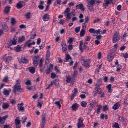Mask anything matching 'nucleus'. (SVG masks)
<instances>
[{
  "mask_svg": "<svg viewBox=\"0 0 128 128\" xmlns=\"http://www.w3.org/2000/svg\"><path fill=\"white\" fill-rule=\"evenodd\" d=\"M8 117V115H6L3 117H0V122L2 124H3L6 119Z\"/></svg>",
  "mask_w": 128,
  "mask_h": 128,
  "instance_id": "ddd939ff",
  "label": "nucleus"
},
{
  "mask_svg": "<svg viewBox=\"0 0 128 128\" xmlns=\"http://www.w3.org/2000/svg\"><path fill=\"white\" fill-rule=\"evenodd\" d=\"M85 20L86 22L88 23L89 20V17L88 16H86Z\"/></svg>",
  "mask_w": 128,
  "mask_h": 128,
  "instance_id": "13d9d810",
  "label": "nucleus"
},
{
  "mask_svg": "<svg viewBox=\"0 0 128 128\" xmlns=\"http://www.w3.org/2000/svg\"><path fill=\"white\" fill-rule=\"evenodd\" d=\"M46 114H44L42 118V123L41 124L42 126H45L46 124Z\"/></svg>",
  "mask_w": 128,
  "mask_h": 128,
  "instance_id": "f8f14e48",
  "label": "nucleus"
},
{
  "mask_svg": "<svg viewBox=\"0 0 128 128\" xmlns=\"http://www.w3.org/2000/svg\"><path fill=\"white\" fill-rule=\"evenodd\" d=\"M38 7L41 10H43L44 8V6L42 5H40L38 6Z\"/></svg>",
  "mask_w": 128,
  "mask_h": 128,
  "instance_id": "4d7b16f0",
  "label": "nucleus"
},
{
  "mask_svg": "<svg viewBox=\"0 0 128 128\" xmlns=\"http://www.w3.org/2000/svg\"><path fill=\"white\" fill-rule=\"evenodd\" d=\"M98 87H97L96 88V91L98 94H101V92L100 90L101 89L100 88H98Z\"/></svg>",
  "mask_w": 128,
  "mask_h": 128,
  "instance_id": "864d4df0",
  "label": "nucleus"
},
{
  "mask_svg": "<svg viewBox=\"0 0 128 128\" xmlns=\"http://www.w3.org/2000/svg\"><path fill=\"white\" fill-rule=\"evenodd\" d=\"M31 13L30 12H28V13L25 15L26 18L27 19H30L31 18Z\"/></svg>",
  "mask_w": 128,
  "mask_h": 128,
  "instance_id": "473e14b6",
  "label": "nucleus"
},
{
  "mask_svg": "<svg viewBox=\"0 0 128 128\" xmlns=\"http://www.w3.org/2000/svg\"><path fill=\"white\" fill-rule=\"evenodd\" d=\"M50 56V51L49 50H48L46 52V60L45 61L46 63V64H48L49 62Z\"/></svg>",
  "mask_w": 128,
  "mask_h": 128,
  "instance_id": "1a4fd4ad",
  "label": "nucleus"
},
{
  "mask_svg": "<svg viewBox=\"0 0 128 128\" xmlns=\"http://www.w3.org/2000/svg\"><path fill=\"white\" fill-rule=\"evenodd\" d=\"M114 57V56L112 55H108V61L110 62H111L113 59Z\"/></svg>",
  "mask_w": 128,
  "mask_h": 128,
  "instance_id": "5701e85b",
  "label": "nucleus"
},
{
  "mask_svg": "<svg viewBox=\"0 0 128 128\" xmlns=\"http://www.w3.org/2000/svg\"><path fill=\"white\" fill-rule=\"evenodd\" d=\"M80 26L76 28L75 30V31L76 33H78L80 31Z\"/></svg>",
  "mask_w": 128,
  "mask_h": 128,
  "instance_id": "79ce46f5",
  "label": "nucleus"
},
{
  "mask_svg": "<svg viewBox=\"0 0 128 128\" xmlns=\"http://www.w3.org/2000/svg\"><path fill=\"white\" fill-rule=\"evenodd\" d=\"M16 84L14 87V92L16 94V92H23V90L21 88V85L20 84V80L19 79L16 81Z\"/></svg>",
  "mask_w": 128,
  "mask_h": 128,
  "instance_id": "f257e3e1",
  "label": "nucleus"
},
{
  "mask_svg": "<svg viewBox=\"0 0 128 128\" xmlns=\"http://www.w3.org/2000/svg\"><path fill=\"white\" fill-rule=\"evenodd\" d=\"M123 56L125 58H128V54L125 53L123 55Z\"/></svg>",
  "mask_w": 128,
  "mask_h": 128,
  "instance_id": "774afa93",
  "label": "nucleus"
},
{
  "mask_svg": "<svg viewBox=\"0 0 128 128\" xmlns=\"http://www.w3.org/2000/svg\"><path fill=\"white\" fill-rule=\"evenodd\" d=\"M83 121L81 118H79L78 119V128H84L85 126V125L83 123Z\"/></svg>",
  "mask_w": 128,
  "mask_h": 128,
  "instance_id": "423d86ee",
  "label": "nucleus"
},
{
  "mask_svg": "<svg viewBox=\"0 0 128 128\" xmlns=\"http://www.w3.org/2000/svg\"><path fill=\"white\" fill-rule=\"evenodd\" d=\"M91 37L90 36H87L86 39L85 40L86 41H90L91 39Z\"/></svg>",
  "mask_w": 128,
  "mask_h": 128,
  "instance_id": "338daca9",
  "label": "nucleus"
},
{
  "mask_svg": "<svg viewBox=\"0 0 128 128\" xmlns=\"http://www.w3.org/2000/svg\"><path fill=\"white\" fill-rule=\"evenodd\" d=\"M54 81V84H55V86L57 88L59 87V83L58 80H56Z\"/></svg>",
  "mask_w": 128,
  "mask_h": 128,
  "instance_id": "cd10ccee",
  "label": "nucleus"
},
{
  "mask_svg": "<svg viewBox=\"0 0 128 128\" xmlns=\"http://www.w3.org/2000/svg\"><path fill=\"white\" fill-rule=\"evenodd\" d=\"M114 124H113L112 126V128H120L119 127V125L118 124V123L115 122L114 123Z\"/></svg>",
  "mask_w": 128,
  "mask_h": 128,
  "instance_id": "393cba45",
  "label": "nucleus"
},
{
  "mask_svg": "<svg viewBox=\"0 0 128 128\" xmlns=\"http://www.w3.org/2000/svg\"><path fill=\"white\" fill-rule=\"evenodd\" d=\"M81 104L83 107H85L87 105V102H82L81 103Z\"/></svg>",
  "mask_w": 128,
  "mask_h": 128,
  "instance_id": "4c0bfd02",
  "label": "nucleus"
},
{
  "mask_svg": "<svg viewBox=\"0 0 128 128\" xmlns=\"http://www.w3.org/2000/svg\"><path fill=\"white\" fill-rule=\"evenodd\" d=\"M26 81L24 82H25V84L27 85H30L31 84V82L30 80H29L28 78H27L26 80Z\"/></svg>",
  "mask_w": 128,
  "mask_h": 128,
  "instance_id": "b1692460",
  "label": "nucleus"
},
{
  "mask_svg": "<svg viewBox=\"0 0 128 128\" xmlns=\"http://www.w3.org/2000/svg\"><path fill=\"white\" fill-rule=\"evenodd\" d=\"M2 28L4 31L6 32L8 30V27L6 24H3L2 25Z\"/></svg>",
  "mask_w": 128,
  "mask_h": 128,
  "instance_id": "bb28decb",
  "label": "nucleus"
},
{
  "mask_svg": "<svg viewBox=\"0 0 128 128\" xmlns=\"http://www.w3.org/2000/svg\"><path fill=\"white\" fill-rule=\"evenodd\" d=\"M83 44V42L82 40L80 42V45L79 48L81 52H83V49L82 48V46Z\"/></svg>",
  "mask_w": 128,
  "mask_h": 128,
  "instance_id": "412c9836",
  "label": "nucleus"
},
{
  "mask_svg": "<svg viewBox=\"0 0 128 128\" xmlns=\"http://www.w3.org/2000/svg\"><path fill=\"white\" fill-rule=\"evenodd\" d=\"M70 9L69 8H68L66 10L64 13V16H66L67 18L70 20L71 18L70 16Z\"/></svg>",
  "mask_w": 128,
  "mask_h": 128,
  "instance_id": "39448f33",
  "label": "nucleus"
},
{
  "mask_svg": "<svg viewBox=\"0 0 128 128\" xmlns=\"http://www.w3.org/2000/svg\"><path fill=\"white\" fill-rule=\"evenodd\" d=\"M25 2L24 1H20L18 2L16 6L18 8L20 9L25 5Z\"/></svg>",
  "mask_w": 128,
  "mask_h": 128,
  "instance_id": "6e6552de",
  "label": "nucleus"
},
{
  "mask_svg": "<svg viewBox=\"0 0 128 128\" xmlns=\"http://www.w3.org/2000/svg\"><path fill=\"white\" fill-rule=\"evenodd\" d=\"M10 7L8 6H6L4 10V13L6 14H8L10 11Z\"/></svg>",
  "mask_w": 128,
  "mask_h": 128,
  "instance_id": "a211bd4d",
  "label": "nucleus"
},
{
  "mask_svg": "<svg viewBox=\"0 0 128 128\" xmlns=\"http://www.w3.org/2000/svg\"><path fill=\"white\" fill-rule=\"evenodd\" d=\"M55 104L58 106L59 109H60L61 106L60 103V102H55Z\"/></svg>",
  "mask_w": 128,
  "mask_h": 128,
  "instance_id": "ea45409f",
  "label": "nucleus"
},
{
  "mask_svg": "<svg viewBox=\"0 0 128 128\" xmlns=\"http://www.w3.org/2000/svg\"><path fill=\"white\" fill-rule=\"evenodd\" d=\"M22 47L20 45H18L17 47L16 48V51L17 52H19L20 51V50Z\"/></svg>",
  "mask_w": 128,
  "mask_h": 128,
  "instance_id": "58836bf2",
  "label": "nucleus"
},
{
  "mask_svg": "<svg viewBox=\"0 0 128 128\" xmlns=\"http://www.w3.org/2000/svg\"><path fill=\"white\" fill-rule=\"evenodd\" d=\"M91 61L90 59H87L85 60L83 62H82V65L86 66V67H89L90 65L89 64L90 62Z\"/></svg>",
  "mask_w": 128,
  "mask_h": 128,
  "instance_id": "0eeeda50",
  "label": "nucleus"
},
{
  "mask_svg": "<svg viewBox=\"0 0 128 128\" xmlns=\"http://www.w3.org/2000/svg\"><path fill=\"white\" fill-rule=\"evenodd\" d=\"M71 58L69 54H67L66 55V60L67 61L70 59H71Z\"/></svg>",
  "mask_w": 128,
  "mask_h": 128,
  "instance_id": "a18cd8bd",
  "label": "nucleus"
},
{
  "mask_svg": "<svg viewBox=\"0 0 128 128\" xmlns=\"http://www.w3.org/2000/svg\"><path fill=\"white\" fill-rule=\"evenodd\" d=\"M43 18L44 21H48L50 18V16L48 14H45L43 17Z\"/></svg>",
  "mask_w": 128,
  "mask_h": 128,
  "instance_id": "2eb2a0df",
  "label": "nucleus"
},
{
  "mask_svg": "<svg viewBox=\"0 0 128 128\" xmlns=\"http://www.w3.org/2000/svg\"><path fill=\"white\" fill-rule=\"evenodd\" d=\"M25 40V38L24 36H22L21 38H20L18 40V42L20 43L24 41Z\"/></svg>",
  "mask_w": 128,
  "mask_h": 128,
  "instance_id": "7c9ffc66",
  "label": "nucleus"
},
{
  "mask_svg": "<svg viewBox=\"0 0 128 128\" xmlns=\"http://www.w3.org/2000/svg\"><path fill=\"white\" fill-rule=\"evenodd\" d=\"M120 36L119 35V33L117 32H116L114 35L113 39V42L114 43H116L119 41L120 39Z\"/></svg>",
  "mask_w": 128,
  "mask_h": 128,
  "instance_id": "20e7f679",
  "label": "nucleus"
},
{
  "mask_svg": "<svg viewBox=\"0 0 128 128\" xmlns=\"http://www.w3.org/2000/svg\"><path fill=\"white\" fill-rule=\"evenodd\" d=\"M31 41V40H30L26 42L25 44L24 47H26L28 46L29 48H30L31 45V43H30Z\"/></svg>",
  "mask_w": 128,
  "mask_h": 128,
  "instance_id": "f3484780",
  "label": "nucleus"
},
{
  "mask_svg": "<svg viewBox=\"0 0 128 128\" xmlns=\"http://www.w3.org/2000/svg\"><path fill=\"white\" fill-rule=\"evenodd\" d=\"M19 62L20 63L26 64L28 62V60L26 59L25 57H22L21 58V60L19 61Z\"/></svg>",
  "mask_w": 128,
  "mask_h": 128,
  "instance_id": "9d476101",
  "label": "nucleus"
},
{
  "mask_svg": "<svg viewBox=\"0 0 128 128\" xmlns=\"http://www.w3.org/2000/svg\"><path fill=\"white\" fill-rule=\"evenodd\" d=\"M94 107V106L90 105L89 108L88 110L89 112H91L93 109V108Z\"/></svg>",
  "mask_w": 128,
  "mask_h": 128,
  "instance_id": "09e8293b",
  "label": "nucleus"
},
{
  "mask_svg": "<svg viewBox=\"0 0 128 128\" xmlns=\"http://www.w3.org/2000/svg\"><path fill=\"white\" fill-rule=\"evenodd\" d=\"M11 23L12 25H14L16 23V21L15 19L14 18H12L11 19Z\"/></svg>",
  "mask_w": 128,
  "mask_h": 128,
  "instance_id": "a19ab883",
  "label": "nucleus"
},
{
  "mask_svg": "<svg viewBox=\"0 0 128 128\" xmlns=\"http://www.w3.org/2000/svg\"><path fill=\"white\" fill-rule=\"evenodd\" d=\"M102 106H100L98 108L97 111V112L98 114L100 112V110L102 109Z\"/></svg>",
  "mask_w": 128,
  "mask_h": 128,
  "instance_id": "3c124183",
  "label": "nucleus"
},
{
  "mask_svg": "<svg viewBox=\"0 0 128 128\" xmlns=\"http://www.w3.org/2000/svg\"><path fill=\"white\" fill-rule=\"evenodd\" d=\"M112 85L111 84H109L107 86V88H108L109 89L108 92H110L111 90V88Z\"/></svg>",
  "mask_w": 128,
  "mask_h": 128,
  "instance_id": "e2e57ef3",
  "label": "nucleus"
},
{
  "mask_svg": "<svg viewBox=\"0 0 128 128\" xmlns=\"http://www.w3.org/2000/svg\"><path fill=\"white\" fill-rule=\"evenodd\" d=\"M72 12L71 14L72 15L74 16H75L76 15V13L75 12V10L74 9H72Z\"/></svg>",
  "mask_w": 128,
  "mask_h": 128,
  "instance_id": "603ef678",
  "label": "nucleus"
},
{
  "mask_svg": "<svg viewBox=\"0 0 128 128\" xmlns=\"http://www.w3.org/2000/svg\"><path fill=\"white\" fill-rule=\"evenodd\" d=\"M78 74V72L76 70H75L74 72V74L72 76V78L74 79L76 77L77 75Z\"/></svg>",
  "mask_w": 128,
  "mask_h": 128,
  "instance_id": "f704fd0d",
  "label": "nucleus"
},
{
  "mask_svg": "<svg viewBox=\"0 0 128 128\" xmlns=\"http://www.w3.org/2000/svg\"><path fill=\"white\" fill-rule=\"evenodd\" d=\"M8 78L7 77H5L3 80V81L4 82H8Z\"/></svg>",
  "mask_w": 128,
  "mask_h": 128,
  "instance_id": "de8ad7c7",
  "label": "nucleus"
},
{
  "mask_svg": "<svg viewBox=\"0 0 128 128\" xmlns=\"http://www.w3.org/2000/svg\"><path fill=\"white\" fill-rule=\"evenodd\" d=\"M89 32L91 33H95V30L93 28H90L89 30Z\"/></svg>",
  "mask_w": 128,
  "mask_h": 128,
  "instance_id": "c03bdc74",
  "label": "nucleus"
},
{
  "mask_svg": "<svg viewBox=\"0 0 128 128\" xmlns=\"http://www.w3.org/2000/svg\"><path fill=\"white\" fill-rule=\"evenodd\" d=\"M78 104L75 103L73 104L72 107V110L75 111L78 109Z\"/></svg>",
  "mask_w": 128,
  "mask_h": 128,
  "instance_id": "4468645a",
  "label": "nucleus"
},
{
  "mask_svg": "<svg viewBox=\"0 0 128 128\" xmlns=\"http://www.w3.org/2000/svg\"><path fill=\"white\" fill-rule=\"evenodd\" d=\"M36 34L35 33H34V34H32L31 36V38L32 39H33L35 38L36 36Z\"/></svg>",
  "mask_w": 128,
  "mask_h": 128,
  "instance_id": "49530a36",
  "label": "nucleus"
},
{
  "mask_svg": "<svg viewBox=\"0 0 128 128\" xmlns=\"http://www.w3.org/2000/svg\"><path fill=\"white\" fill-rule=\"evenodd\" d=\"M83 4H80L79 5H77L76 6V8L78 10L80 9L83 7Z\"/></svg>",
  "mask_w": 128,
  "mask_h": 128,
  "instance_id": "2f4dec72",
  "label": "nucleus"
},
{
  "mask_svg": "<svg viewBox=\"0 0 128 128\" xmlns=\"http://www.w3.org/2000/svg\"><path fill=\"white\" fill-rule=\"evenodd\" d=\"M24 104L23 103H22L20 104H18V110L21 111H23L24 110V108L23 106Z\"/></svg>",
  "mask_w": 128,
  "mask_h": 128,
  "instance_id": "9b49d317",
  "label": "nucleus"
},
{
  "mask_svg": "<svg viewBox=\"0 0 128 128\" xmlns=\"http://www.w3.org/2000/svg\"><path fill=\"white\" fill-rule=\"evenodd\" d=\"M100 118L103 120L104 119V118H105V119L107 120L108 119V116L107 115L102 114L101 115Z\"/></svg>",
  "mask_w": 128,
  "mask_h": 128,
  "instance_id": "c9c22d12",
  "label": "nucleus"
},
{
  "mask_svg": "<svg viewBox=\"0 0 128 128\" xmlns=\"http://www.w3.org/2000/svg\"><path fill=\"white\" fill-rule=\"evenodd\" d=\"M105 3L104 4V6H108V5L110 3V1L109 2L108 0H104Z\"/></svg>",
  "mask_w": 128,
  "mask_h": 128,
  "instance_id": "e433bc0d",
  "label": "nucleus"
},
{
  "mask_svg": "<svg viewBox=\"0 0 128 128\" xmlns=\"http://www.w3.org/2000/svg\"><path fill=\"white\" fill-rule=\"evenodd\" d=\"M61 45L62 47H65V46H67L66 43L65 42H62V43Z\"/></svg>",
  "mask_w": 128,
  "mask_h": 128,
  "instance_id": "052dcab7",
  "label": "nucleus"
},
{
  "mask_svg": "<svg viewBox=\"0 0 128 128\" xmlns=\"http://www.w3.org/2000/svg\"><path fill=\"white\" fill-rule=\"evenodd\" d=\"M120 106V104L118 103H116L114 104L113 107V108L115 110L118 108Z\"/></svg>",
  "mask_w": 128,
  "mask_h": 128,
  "instance_id": "4be33fe9",
  "label": "nucleus"
},
{
  "mask_svg": "<svg viewBox=\"0 0 128 128\" xmlns=\"http://www.w3.org/2000/svg\"><path fill=\"white\" fill-rule=\"evenodd\" d=\"M76 94L74 93L72 94L71 98V101H72L74 99V98L76 96Z\"/></svg>",
  "mask_w": 128,
  "mask_h": 128,
  "instance_id": "680f3d73",
  "label": "nucleus"
},
{
  "mask_svg": "<svg viewBox=\"0 0 128 128\" xmlns=\"http://www.w3.org/2000/svg\"><path fill=\"white\" fill-rule=\"evenodd\" d=\"M102 80V79L101 78L98 80L97 83L96 84V86L97 87H98L99 86H100V85L101 84Z\"/></svg>",
  "mask_w": 128,
  "mask_h": 128,
  "instance_id": "72a5a7b5",
  "label": "nucleus"
},
{
  "mask_svg": "<svg viewBox=\"0 0 128 128\" xmlns=\"http://www.w3.org/2000/svg\"><path fill=\"white\" fill-rule=\"evenodd\" d=\"M115 52L113 50H111L108 55H112L114 56L115 55Z\"/></svg>",
  "mask_w": 128,
  "mask_h": 128,
  "instance_id": "8fccbe9b",
  "label": "nucleus"
},
{
  "mask_svg": "<svg viewBox=\"0 0 128 128\" xmlns=\"http://www.w3.org/2000/svg\"><path fill=\"white\" fill-rule=\"evenodd\" d=\"M85 34V30L84 29H82L80 32V36L83 37Z\"/></svg>",
  "mask_w": 128,
  "mask_h": 128,
  "instance_id": "c85d7f7f",
  "label": "nucleus"
},
{
  "mask_svg": "<svg viewBox=\"0 0 128 128\" xmlns=\"http://www.w3.org/2000/svg\"><path fill=\"white\" fill-rule=\"evenodd\" d=\"M34 64L35 66H37L38 65V61L37 60H33Z\"/></svg>",
  "mask_w": 128,
  "mask_h": 128,
  "instance_id": "0e129e2a",
  "label": "nucleus"
},
{
  "mask_svg": "<svg viewBox=\"0 0 128 128\" xmlns=\"http://www.w3.org/2000/svg\"><path fill=\"white\" fill-rule=\"evenodd\" d=\"M71 79V77L70 76H68L67 78L66 81L68 83L70 82Z\"/></svg>",
  "mask_w": 128,
  "mask_h": 128,
  "instance_id": "37998d69",
  "label": "nucleus"
},
{
  "mask_svg": "<svg viewBox=\"0 0 128 128\" xmlns=\"http://www.w3.org/2000/svg\"><path fill=\"white\" fill-rule=\"evenodd\" d=\"M30 72L32 74H34L35 72V68L34 67H31L29 68Z\"/></svg>",
  "mask_w": 128,
  "mask_h": 128,
  "instance_id": "aec40b11",
  "label": "nucleus"
},
{
  "mask_svg": "<svg viewBox=\"0 0 128 128\" xmlns=\"http://www.w3.org/2000/svg\"><path fill=\"white\" fill-rule=\"evenodd\" d=\"M13 40H10L9 42V43L6 46V48H10V46H12V45H16L17 43L16 38V36L13 39Z\"/></svg>",
  "mask_w": 128,
  "mask_h": 128,
  "instance_id": "7ed1b4c3",
  "label": "nucleus"
},
{
  "mask_svg": "<svg viewBox=\"0 0 128 128\" xmlns=\"http://www.w3.org/2000/svg\"><path fill=\"white\" fill-rule=\"evenodd\" d=\"M56 76V75L54 73L51 74V78L52 79H54Z\"/></svg>",
  "mask_w": 128,
  "mask_h": 128,
  "instance_id": "5fc2aeb1",
  "label": "nucleus"
},
{
  "mask_svg": "<svg viewBox=\"0 0 128 128\" xmlns=\"http://www.w3.org/2000/svg\"><path fill=\"white\" fill-rule=\"evenodd\" d=\"M15 124L16 126H18L19 125L20 123V121L19 120V118L18 117L15 120Z\"/></svg>",
  "mask_w": 128,
  "mask_h": 128,
  "instance_id": "6ab92c4d",
  "label": "nucleus"
},
{
  "mask_svg": "<svg viewBox=\"0 0 128 128\" xmlns=\"http://www.w3.org/2000/svg\"><path fill=\"white\" fill-rule=\"evenodd\" d=\"M26 119L27 118H22V122L23 124H24L25 123V122L26 121Z\"/></svg>",
  "mask_w": 128,
  "mask_h": 128,
  "instance_id": "bf43d9fd",
  "label": "nucleus"
},
{
  "mask_svg": "<svg viewBox=\"0 0 128 128\" xmlns=\"http://www.w3.org/2000/svg\"><path fill=\"white\" fill-rule=\"evenodd\" d=\"M100 21V19L99 18H97L95 20L94 22L93 23L95 24L96 23Z\"/></svg>",
  "mask_w": 128,
  "mask_h": 128,
  "instance_id": "6e6d98bb",
  "label": "nucleus"
},
{
  "mask_svg": "<svg viewBox=\"0 0 128 128\" xmlns=\"http://www.w3.org/2000/svg\"><path fill=\"white\" fill-rule=\"evenodd\" d=\"M62 51L64 53L66 54L67 50H68L67 46L64 47H62Z\"/></svg>",
  "mask_w": 128,
  "mask_h": 128,
  "instance_id": "c756f323",
  "label": "nucleus"
},
{
  "mask_svg": "<svg viewBox=\"0 0 128 128\" xmlns=\"http://www.w3.org/2000/svg\"><path fill=\"white\" fill-rule=\"evenodd\" d=\"M96 0H86L88 3L87 7L88 9L91 12H94V9L93 6L95 4L96 1Z\"/></svg>",
  "mask_w": 128,
  "mask_h": 128,
  "instance_id": "f03ea898",
  "label": "nucleus"
},
{
  "mask_svg": "<svg viewBox=\"0 0 128 128\" xmlns=\"http://www.w3.org/2000/svg\"><path fill=\"white\" fill-rule=\"evenodd\" d=\"M96 103L95 101H94L92 102V103H90V105L94 106L95 107V105L96 104Z\"/></svg>",
  "mask_w": 128,
  "mask_h": 128,
  "instance_id": "69168bd1",
  "label": "nucleus"
},
{
  "mask_svg": "<svg viewBox=\"0 0 128 128\" xmlns=\"http://www.w3.org/2000/svg\"><path fill=\"white\" fill-rule=\"evenodd\" d=\"M11 91V89H10V91L7 90H5L4 92V94L6 96H8L10 94V92Z\"/></svg>",
  "mask_w": 128,
  "mask_h": 128,
  "instance_id": "a878e982",
  "label": "nucleus"
},
{
  "mask_svg": "<svg viewBox=\"0 0 128 128\" xmlns=\"http://www.w3.org/2000/svg\"><path fill=\"white\" fill-rule=\"evenodd\" d=\"M10 106V105L7 103H4L2 105V108L4 109H6L8 108Z\"/></svg>",
  "mask_w": 128,
  "mask_h": 128,
  "instance_id": "dca6fc26",
  "label": "nucleus"
}]
</instances>
